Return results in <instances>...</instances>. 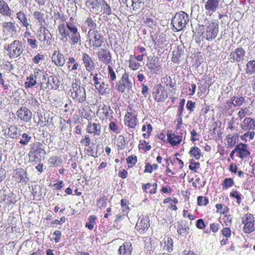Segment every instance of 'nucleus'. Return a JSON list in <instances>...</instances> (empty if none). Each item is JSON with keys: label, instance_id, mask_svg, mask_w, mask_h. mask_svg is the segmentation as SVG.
I'll list each match as a JSON object with an SVG mask.
<instances>
[{"label": "nucleus", "instance_id": "40", "mask_svg": "<svg viewBox=\"0 0 255 255\" xmlns=\"http://www.w3.org/2000/svg\"><path fill=\"white\" fill-rule=\"evenodd\" d=\"M188 153L190 157L194 158L196 160H199L202 156L201 150L197 146L191 147Z\"/></svg>", "mask_w": 255, "mask_h": 255}, {"label": "nucleus", "instance_id": "57", "mask_svg": "<svg viewBox=\"0 0 255 255\" xmlns=\"http://www.w3.org/2000/svg\"><path fill=\"white\" fill-rule=\"evenodd\" d=\"M234 185V181L232 178H226L222 182V186L224 190L232 187Z\"/></svg>", "mask_w": 255, "mask_h": 255}, {"label": "nucleus", "instance_id": "49", "mask_svg": "<svg viewBox=\"0 0 255 255\" xmlns=\"http://www.w3.org/2000/svg\"><path fill=\"white\" fill-rule=\"evenodd\" d=\"M126 162L128 168H132L137 162V157L135 155H131L126 158Z\"/></svg>", "mask_w": 255, "mask_h": 255}, {"label": "nucleus", "instance_id": "47", "mask_svg": "<svg viewBox=\"0 0 255 255\" xmlns=\"http://www.w3.org/2000/svg\"><path fill=\"white\" fill-rule=\"evenodd\" d=\"M246 73L249 75L255 73V60H250L246 64Z\"/></svg>", "mask_w": 255, "mask_h": 255}, {"label": "nucleus", "instance_id": "12", "mask_svg": "<svg viewBox=\"0 0 255 255\" xmlns=\"http://www.w3.org/2000/svg\"><path fill=\"white\" fill-rule=\"evenodd\" d=\"M12 177L15 183L22 186L26 185L29 180L27 171L21 167L13 170Z\"/></svg>", "mask_w": 255, "mask_h": 255}, {"label": "nucleus", "instance_id": "31", "mask_svg": "<svg viewBox=\"0 0 255 255\" xmlns=\"http://www.w3.org/2000/svg\"><path fill=\"white\" fill-rule=\"evenodd\" d=\"M146 66L151 74H157L161 69V66L158 64L157 60L154 58L147 62Z\"/></svg>", "mask_w": 255, "mask_h": 255}, {"label": "nucleus", "instance_id": "26", "mask_svg": "<svg viewBox=\"0 0 255 255\" xmlns=\"http://www.w3.org/2000/svg\"><path fill=\"white\" fill-rule=\"evenodd\" d=\"M221 0H207L205 4V8L206 10V14L211 15L215 12L219 7V3Z\"/></svg>", "mask_w": 255, "mask_h": 255}, {"label": "nucleus", "instance_id": "41", "mask_svg": "<svg viewBox=\"0 0 255 255\" xmlns=\"http://www.w3.org/2000/svg\"><path fill=\"white\" fill-rule=\"evenodd\" d=\"M62 159L57 156H52L48 160V164L50 167H56L61 165Z\"/></svg>", "mask_w": 255, "mask_h": 255}, {"label": "nucleus", "instance_id": "9", "mask_svg": "<svg viewBox=\"0 0 255 255\" xmlns=\"http://www.w3.org/2000/svg\"><path fill=\"white\" fill-rule=\"evenodd\" d=\"M244 225L243 231L245 234H251L255 231V217L251 213H247L241 218Z\"/></svg>", "mask_w": 255, "mask_h": 255}, {"label": "nucleus", "instance_id": "60", "mask_svg": "<svg viewBox=\"0 0 255 255\" xmlns=\"http://www.w3.org/2000/svg\"><path fill=\"white\" fill-rule=\"evenodd\" d=\"M232 101L234 102V107H240L242 106L245 102V99L244 97L233 96L232 97Z\"/></svg>", "mask_w": 255, "mask_h": 255}, {"label": "nucleus", "instance_id": "4", "mask_svg": "<svg viewBox=\"0 0 255 255\" xmlns=\"http://www.w3.org/2000/svg\"><path fill=\"white\" fill-rule=\"evenodd\" d=\"M4 49L7 52V55L10 59H15L20 56L23 52V46L22 42L15 39L11 43L4 46Z\"/></svg>", "mask_w": 255, "mask_h": 255}, {"label": "nucleus", "instance_id": "7", "mask_svg": "<svg viewBox=\"0 0 255 255\" xmlns=\"http://www.w3.org/2000/svg\"><path fill=\"white\" fill-rule=\"evenodd\" d=\"M128 108L129 110L124 116V124L129 129H135L138 124L137 113L132 109L130 106H129Z\"/></svg>", "mask_w": 255, "mask_h": 255}, {"label": "nucleus", "instance_id": "56", "mask_svg": "<svg viewBox=\"0 0 255 255\" xmlns=\"http://www.w3.org/2000/svg\"><path fill=\"white\" fill-rule=\"evenodd\" d=\"M85 23L89 27V30L97 29V24L96 21L92 17H88L85 21Z\"/></svg>", "mask_w": 255, "mask_h": 255}, {"label": "nucleus", "instance_id": "8", "mask_svg": "<svg viewBox=\"0 0 255 255\" xmlns=\"http://www.w3.org/2000/svg\"><path fill=\"white\" fill-rule=\"evenodd\" d=\"M189 21L188 15L184 11L176 14L172 19L171 23L174 28L177 31L182 30Z\"/></svg>", "mask_w": 255, "mask_h": 255}, {"label": "nucleus", "instance_id": "29", "mask_svg": "<svg viewBox=\"0 0 255 255\" xmlns=\"http://www.w3.org/2000/svg\"><path fill=\"white\" fill-rule=\"evenodd\" d=\"M0 14L4 17H11L13 11L7 2L4 0H0Z\"/></svg>", "mask_w": 255, "mask_h": 255}, {"label": "nucleus", "instance_id": "46", "mask_svg": "<svg viewBox=\"0 0 255 255\" xmlns=\"http://www.w3.org/2000/svg\"><path fill=\"white\" fill-rule=\"evenodd\" d=\"M79 67V64L76 62L75 59L73 57H70L68 59L67 68L69 71H73L78 69Z\"/></svg>", "mask_w": 255, "mask_h": 255}, {"label": "nucleus", "instance_id": "43", "mask_svg": "<svg viewBox=\"0 0 255 255\" xmlns=\"http://www.w3.org/2000/svg\"><path fill=\"white\" fill-rule=\"evenodd\" d=\"M152 147L150 143L145 140H140L138 144V149L139 151L146 152L151 150Z\"/></svg>", "mask_w": 255, "mask_h": 255}, {"label": "nucleus", "instance_id": "24", "mask_svg": "<svg viewBox=\"0 0 255 255\" xmlns=\"http://www.w3.org/2000/svg\"><path fill=\"white\" fill-rule=\"evenodd\" d=\"M237 156L241 159L247 158L251 154L248 144L240 142L236 145Z\"/></svg>", "mask_w": 255, "mask_h": 255}, {"label": "nucleus", "instance_id": "62", "mask_svg": "<svg viewBox=\"0 0 255 255\" xmlns=\"http://www.w3.org/2000/svg\"><path fill=\"white\" fill-rule=\"evenodd\" d=\"M52 36L49 32H44L42 46L51 45L52 43Z\"/></svg>", "mask_w": 255, "mask_h": 255}, {"label": "nucleus", "instance_id": "11", "mask_svg": "<svg viewBox=\"0 0 255 255\" xmlns=\"http://www.w3.org/2000/svg\"><path fill=\"white\" fill-rule=\"evenodd\" d=\"M132 87V83L129 78V73L125 71L117 83V90L118 92L124 93L126 91L128 92L130 90Z\"/></svg>", "mask_w": 255, "mask_h": 255}, {"label": "nucleus", "instance_id": "14", "mask_svg": "<svg viewBox=\"0 0 255 255\" xmlns=\"http://www.w3.org/2000/svg\"><path fill=\"white\" fill-rule=\"evenodd\" d=\"M167 143L172 146H177L180 145L184 139L183 133L182 132L173 131L167 130L166 132Z\"/></svg>", "mask_w": 255, "mask_h": 255}, {"label": "nucleus", "instance_id": "28", "mask_svg": "<svg viewBox=\"0 0 255 255\" xmlns=\"http://www.w3.org/2000/svg\"><path fill=\"white\" fill-rule=\"evenodd\" d=\"M51 60L56 66L58 67L63 66L65 63L64 56L58 50L54 51L51 56Z\"/></svg>", "mask_w": 255, "mask_h": 255}, {"label": "nucleus", "instance_id": "10", "mask_svg": "<svg viewBox=\"0 0 255 255\" xmlns=\"http://www.w3.org/2000/svg\"><path fill=\"white\" fill-rule=\"evenodd\" d=\"M113 114L110 106L106 104L100 105L96 111V116L102 122L112 120L113 119Z\"/></svg>", "mask_w": 255, "mask_h": 255}, {"label": "nucleus", "instance_id": "21", "mask_svg": "<svg viewBox=\"0 0 255 255\" xmlns=\"http://www.w3.org/2000/svg\"><path fill=\"white\" fill-rule=\"evenodd\" d=\"M152 95L154 100L157 102L164 101L168 96L167 91L161 84L156 86Z\"/></svg>", "mask_w": 255, "mask_h": 255}, {"label": "nucleus", "instance_id": "15", "mask_svg": "<svg viewBox=\"0 0 255 255\" xmlns=\"http://www.w3.org/2000/svg\"><path fill=\"white\" fill-rule=\"evenodd\" d=\"M33 76V78L36 79L37 82H39L40 88L41 90H45L48 88L49 82L47 80V74L42 70L35 68L34 70L33 73L31 74Z\"/></svg>", "mask_w": 255, "mask_h": 255}, {"label": "nucleus", "instance_id": "20", "mask_svg": "<svg viewBox=\"0 0 255 255\" xmlns=\"http://www.w3.org/2000/svg\"><path fill=\"white\" fill-rule=\"evenodd\" d=\"M245 50L241 47H238L230 53L229 60L232 63L242 62L245 59Z\"/></svg>", "mask_w": 255, "mask_h": 255}, {"label": "nucleus", "instance_id": "35", "mask_svg": "<svg viewBox=\"0 0 255 255\" xmlns=\"http://www.w3.org/2000/svg\"><path fill=\"white\" fill-rule=\"evenodd\" d=\"M16 18L23 27H25L26 29H28L29 23L26 14L23 11H19L17 12L16 13Z\"/></svg>", "mask_w": 255, "mask_h": 255}, {"label": "nucleus", "instance_id": "5", "mask_svg": "<svg viewBox=\"0 0 255 255\" xmlns=\"http://www.w3.org/2000/svg\"><path fill=\"white\" fill-rule=\"evenodd\" d=\"M87 37L89 46L93 48L101 47L104 42V36L100 30L89 29L88 32Z\"/></svg>", "mask_w": 255, "mask_h": 255}, {"label": "nucleus", "instance_id": "25", "mask_svg": "<svg viewBox=\"0 0 255 255\" xmlns=\"http://www.w3.org/2000/svg\"><path fill=\"white\" fill-rule=\"evenodd\" d=\"M87 133L94 136H99L102 132V126L100 123L89 122L86 128Z\"/></svg>", "mask_w": 255, "mask_h": 255}, {"label": "nucleus", "instance_id": "6", "mask_svg": "<svg viewBox=\"0 0 255 255\" xmlns=\"http://www.w3.org/2000/svg\"><path fill=\"white\" fill-rule=\"evenodd\" d=\"M70 92L72 98L76 102L82 103L86 101V90L80 85V83H73Z\"/></svg>", "mask_w": 255, "mask_h": 255}, {"label": "nucleus", "instance_id": "39", "mask_svg": "<svg viewBox=\"0 0 255 255\" xmlns=\"http://www.w3.org/2000/svg\"><path fill=\"white\" fill-rule=\"evenodd\" d=\"M152 130L153 128L150 124L146 123L143 124L141 128V131L143 132L142 137L144 139L148 138L151 136Z\"/></svg>", "mask_w": 255, "mask_h": 255}, {"label": "nucleus", "instance_id": "36", "mask_svg": "<svg viewBox=\"0 0 255 255\" xmlns=\"http://www.w3.org/2000/svg\"><path fill=\"white\" fill-rule=\"evenodd\" d=\"M173 244L172 239L167 236H165L161 242V246L163 249L167 250L169 253L173 250Z\"/></svg>", "mask_w": 255, "mask_h": 255}, {"label": "nucleus", "instance_id": "61", "mask_svg": "<svg viewBox=\"0 0 255 255\" xmlns=\"http://www.w3.org/2000/svg\"><path fill=\"white\" fill-rule=\"evenodd\" d=\"M209 204V199L207 197L199 196L197 197V205L199 206H206Z\"/></svg>", "mask_w": 255, "mask_h": 255}, {"label": "nucleus", "instance_id": "32", "mask_svg": "<svg viewBox=\"0 0 255 255\" xmlns=\"http://www.w3.org/2000/svg\"><path fill=\"white\" fill-rule=\"evenodd\" d=\"M142 189L146 194L149 195L155 194L157 192V184L156 182L144 183L142 185Z\"/></svg>", "mask_w": 255, "mask_h": 255}, {"label": "nucleus", "instance_id": "33", "mask_svg": "<svg viewBox=\"0 0 255 255\" xmlns=\"http://www.w3.org/2000/svg\"><path fill=\"white\" fill-rule=\"evenodd\" d=\"M33 16L34 18L38 22L40 31L43 28L45 29L44 25L46 24L45 14L40 11L36 10L34 11Z\"/></svg>", "mask_w": 255, "mask_h": 255}, {"label": "nucleus", "instance_id": "19", "mask_svg": "<svg viewBox=\"0 0 255 255\" xmlns=\"http://www.w3.org/2000/svg\"><path fill=\"white\" fill-rule=\"evenodd\" d=\"M149 217L147 216H140L135 225V229L139 233H145L150 227Z\"/></svg>", "mask_w": 255, "mask_h": 255}, {"label": "nucleus", "instance_id": "42", "mask_svg": "<svg viewBox=\"0 0 255 255\" xmlns=\"http://www.w3.org/2000/svg\"><path fill=\"white\" fill-rule=\"evenodd\" d=\"M141 66L140 63L134 58V56L130 55L128 61V67L130 69L135 71Z\"/></svg>", "mask_w": 255, "mask_h": 255}, {"label": "nucleus", "instance_id": "63", "mask_svg": "<svg viewBox=\"0 0 255 255\" xmlns=\"http://www.w3.org/2000/svg\"><path fill=\"white\" fill-rule=\"evenodd\" d=\"M181 50L178 48L176 51H173V55L171 58V61L174 63H178L179 61V59L181 56Z\"/></svg>", "mask_w": 255, "mask_h": 255}, {"label": "nucleus", "instance_id": "54", "mask_svg": "<svg viewBox=\"0 0 255 255\" xmlns=\"http://www.w3.org/2000/svg\"><path fill=\"white\" fill-rule=\"evenodd\" d=\"M117 146L118 150L124 149L126 147V142L123 135H119L117 140Z\"/></svg>", "mask_w": 255, "mask_h": 255}, {"label": "nucleus", "instance_id": "30", "mask_svg": "<svg viewBox=\"0 0 255 255\" xmlns=\"http://www.w3.org/2000/svg\"><path fill=\"white\" fill-rule=\"evenodd\" d=\"M241 128L244 131H254L255 129V121L251 118H246L241 124Z\"/></svg>", "mask_w": 255, "mask_h": 255}, {"label": "nucleus", "instance_id": "23", "mask_svg": "<svg viewBox=\"0 0 255 255\" xmlns=\"http://www.w3.org/2000/svg\"><path fill=\"white\" fill-rule=\"evenodd\" d=\"M16 115L18 119L24 122H29L32 118V112L24 106H22L18 109Z\"/></svg>", "mask_w": 255, "mask_h": 255}, {"label": "nucleus", "instance_id": "51", "mask_svg": "<svg viewBox=\"0 0 255 255\" xmlns=\"http://www.w3.org/2000/svg\"><path fill=\"white\" fill-rule=\"evenodd\" d=\"M96 217L95 215H91L88 218V222L85 224L86 228H88L89 230H92L94 226L96 224Z\"/></svg>", "mask_w": 255, "mask_h": 255}, {"label": "nucleus", "instance_id": "22", "mask_svg": "<svg viewBox=\"0 0 255 255\" xmlns=\"http://www.w3.org/2000/svg\"><path fill=\"white\" fill-rule=\"evenodd\" d=\"M30 153L34 155V158L40 160L42 157L41 154L45 153L43 144L40 142H34L30 145Z\"/></svg>", "mask_w": 255, "mask_h": 255}, {"label": "nucleus", "instance_id": "38", "mask_svg": "<svg viewBox=\"0 0 255 255\" xmlns=\"http://www.w3.org/2000/svg\"><path fill=\"white\" fill-rule=\"evenodd\" d=\"M21 130L15 126L8 128L7 136L11 138H17L20 134Z\"/></svg>", "mask_w": 255, "mask_h": 255}, {"label": "nucleus", "instance_id": "3", "mask_svg": "<svg viewBox=\"0 0 255 255\" xmlns=\"http://www.w3.org/2000/svg\"><path fill=\"white\" fill-rule=\"evenodd\" d=\"M219 25L217 20H212L205 27V31L198 32L200 37L202 36V40L204 39L207 41H212L215 39L219 33Z\"/></svg>", "mask_w": 255, "mask_h": 255}, {"label": "nucleus", "instance_id": "34", "mask_svg": "<svg viewBox=\"0 0 255 255\" xmlns=\"http://www.w3.org/2000/svg\"><path fill=\"white\" fill-rule=\"evenodd\" d=\"M132 251L131 243L129 242H126L120 247L118 250L119 255H130Z\"/></svg>", "mask_w": 255, "mask_h": 255}, {"label": "nucleus", "instance_id": "17", "mask_svg": "<svg viewBox=\"0 0 255 255\" xmlns=\"http://www.w3.org/2000/svg\"><path fill=\"white\" fill-rule=\"evenodd\" d=\"M81 61L87 72L90 73V76H92L96 68V64L94 58L86 52L81 54Z\"/></svg>", "mask_w": 255, "mask_h": 255}, {"label": "nucleus", "instance_id": "16", "mask_svg": "<svg viewBox=\"0 0 255 255\" xmlns=\"http://www.w3.org/2000/svg\"><path fill=\"white\" fill-rule=\"evenodd\" d=\"M1 26L4 35L12 38H16L19 31L17 30L18 25L14 21H4Z\"/></svg>", "mask_w": 255, "mask_h": 255}, {"label": "nucleus", "instance_id": "18", "mask_svg": "<svg viewBox=\"0 0 255 255\" xmlns=\"http://www.w3.org/2000/svg\"><path fill=\"white\" fill-rule=\"evenodd\" d=\"M98 60L102 63L109 65L112 62V55L108 48H101L97 52Z\"/></svg>", "mask_w": 255, "mask_h": 255}, {"label": "nucleus", "instance_id": "27", "mask_svg": "<svg viewBox=\"0 0 255 255\" xmlns=\"http://www.w3.org/2000/svg\"><path fill=\"white\" fill-rule=\"evenodd\" d=\"M239 140V134L235 132L227 134L225 139L227 147L230 148L235 147Z\"/></svg>", "mask_w": 255, "mask_h": 255}, {"label": "nucleus", "instance_id": "52", "mask_svg": "<svg viewBox=\"0 0 255 255\" xmlns=\"http://www.w3.org/2000/svg\"><path fill=\"white\" fill-rule=\"evenodd\" d=\"M255 135L254 131H247L244 134L240 136L241 139L243 141L247 142L248 141L247 138L249 137V140H252L254 139Z\"/></svg>", "mask_w": 255, "mask_h": 255}, {"label": "nucleus", "instance_id": "13", "mask_svg": "<svg viewBox=\"0 0 255 255\" xmlns=\"http://www.w3.org/2000/svg\"><path fill=\"white\" fill-rule=\"evenodd\" d=\"M93 83H92L95 87V89L98 91L99 94L104 95L108 94L110 92V89L108 84H106L101 77H99L98 73H95L92 76Z\"/></svg>", "mask_w": 255, "mask_h": 255}, {"label": "nucleus", "instance_id": "48", "mask_svg": "<svg viewBox=\"0 0 255 255\" xmlns=\"http://www.w3.org/2000/svg\"><path fill=\"white\" fill-rule=\"evenodd\" d=\"M37 84V81H36V79L33 78L32 75H30L28 77H26V81L24 82V85L26 89H28L34 87Z\"/></svg>", "mask_w": 255, "mask_h": 255}, {"label": "nucleus", "instance_id": "59", "mask_svg": "<svg viewBox=\"0 0 255 255\" xmlns=\"http://www.w3.org/2000/svg\"><path fill=\"white\" fill-rule=\"evenodd\" d=\"M238 124H236L235 119L232 118L228 123L227 129H229L231 131H237L238 129Z\"/></svg>", "mask_w": 255, "mask_h": 255}, {"label": "nucleus", "instance_id": "2", "mask_svg": "<svg viewBox=\"0 0 255 255\" xmlns=\"http://www.w3.org/2000/svg\"><path fill=\"white\" fill-rule=\"evenodd\" d=\"M86 5L90 12L97 15L107 16L112 14L111 7L105 0H86Z\"/></svg>", "mask_w": 255, "mask_h": 255}, {"label": "nucleus", "instance_id": "45", "mask_svg": "<svg viewBox=\"0 0 255 255\" xmlns=\"http://www.w3.org/2000/svg\"><path fill=\"white\" fill-rule=\"evenodd\" d=\"M127 215L124 213L122 215H118L114 221L113 227L117 229L121 228L123 226L122 222Z\"/></svg>", "mask_w": 255, "mask_h": 255}, {"label": "nucleus", "instance_id": "37", "mask_svg": "<svg viewBox=\"0 0 255 255\" xmlns=\"http://www.w3.org/2000/svg\"><path fill=\"white\" fill-rule=\"evenodd\" d=\"M155 45H156L158 48H163L164 46L167 45L166 37L163 34H161L156 35L155 39L153 40Z\"/></svg>", "mask_w": 255, "mask_h": 255}, {"label": "nucleus", "instance_id": "58", "mask_svg": "<svg viewBox=\"0 0 255 255\" xmlns=\"http://www.w3.org/2000/svg\"><path fill=\"white\" fill-rule=\"evenodd\" d=\"M217 212H219L221 214H226L229 212V208L227 206L222 204H217L216 205Z\"/></svg>", "mask_w": 255, "mask_h": 255}, {"label": "nucleus", "instance_id": "44", "mask_svg": "<svg viewBox=\"0 0 255 255\" xmlns=\"http://www.w3.org/2000/svg\"><path fill=\"white\" fill-rule=\"evenodd\" d=\"M144 164V169L143 170L144 173L151 174L154 171L156 170L159 167L157 163H153L151 164L149 162H145Z\"/></svg>", "mask_w": 255, "mask_h": 255}, {"label": "nucleus", "instance_id": "55", "mask_svg": "<svg viewBox=\"0 0 255 255\" xmlns=\"http://www.w3.org/2000/svg\"><path fill=\"white\" fill-rule=\"evenodd\" d=\"M128 201L126 199H122L121 200V205L122 207V212L124 214L128 215L130 211V208L128 205Z\"/></svg>", "mask_w": 255, "mask_h": 255}, {"label": "nucleus", "instance_id": "1", "mask_svg": "<svg viewBox=\"0 0 255 255\" xmlns=\"http://www.w3.org/2000/svg\"><path fill=\"white\" fill-rule=\"evenodd\" d=\"M60 40L63 42L69 41L71 44L75 45L81 42V36L77 26L68 24L66 27L64 23L58 26Z\"/></svg>", "mask_w": 255, "mask_h": 255}, {"label": "nucleus", "instance_id": "50", "mask_svg": "<svg viewBox=\"0 0 255 255\" xmlns=\"http://www.w3.org/2000/svg\"><path fill=\"white\" fill-rule=\"evenodd\" d=\"M189 162V169L194 173H197V170L200 167V163L199 162L195 161L194 159H190Z\"/></svg>", "mask_w": 255, "mask_h": 255}, {"label": "nucleus", "instance_id": "64", "mask_svg": "<svg viewBox=\"0 0 255 255\" xmlns=\"http://www.w3.org/2000/svg\"><path fill=\"white\" fill-rule=\"evenodd\" d=\"M31 139V137L27 133H23L22 134V138L19 142L22 145H27L28 143Z\"/></svg>", "mask_w": 255, "mask_h": 255}, {"label": "nucleus", "instance_id": "53", "mask_svg": "<svg viewBox=\"0 0 255 255\" xmlns=\"http://www.w3.org/2000/svg\"><path fill=\"white\" fill-rule=\"evenodd\" d=\"M108 77L111 82L116 81L117 79L116 72L110 65H108Z\"/></svg>", "mask_w": 255, "mask_h": 255}]
</instances>
